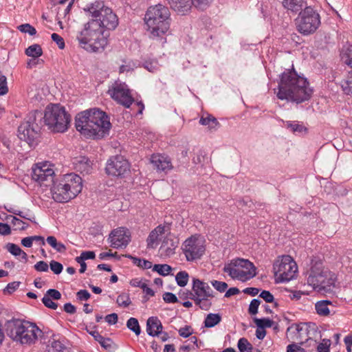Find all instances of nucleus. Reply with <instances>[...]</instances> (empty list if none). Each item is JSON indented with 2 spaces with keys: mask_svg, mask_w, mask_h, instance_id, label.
Listing matches in <instances>:
<instances>
[{
  "mask_svg": "<svg viewBox=\"0 0 352 352\" xmlns=\"http://www.w3.org/2000/svg\"><path fill=\"white\" fill-rule=\"evenodd\" d=\"M75 126L84 137L100 139L109 134L111 124L105 112L94 108L78 113Z\"/></svg>",
  "mask_w": 352,
  "mask_h": 352,
  "instance_id": "1",
  "label": "nucleus"
},
{
  "mask_svg": "<svg viewBox=\"0 0 352 352\" xmlns=\"http://www.w3.org/2000/svg\"><path fill=\"white\" fill-rule=\"evenodd\" d=\"M312 93L307 79L298 75L294 70H287L281 74L276 93L280 100L301 103L308 100Z\"/></svg>",
  "mask_w": 352,
  "mask_h": 352,
  "instance_id": "2",
  "label": "nucleus"
},
{
  "mask_svg": "<svg viewBox=\"0 0 352 352\" xmlns=\"http://www.w3.org/2000/svg\"><path fill=\"white\" fill-rule=\"evenodd\" d=\"M144 21L150 38L164 46L166 43L164 35L170 28V13L168 8L160 3L149 7Z\"/></svg>",
  "mask_w": 352,
  "mask_h": 352,
  "instance_id": "3",
  "label": "nucleus"
},
{
  "mask_svg": "<svg viewBox=\"0 0 352 352\" xmlns=\"http://www.w3.org/2000/svg\"><path fill=\"white\" fill-rule=\"evenodd\" d=\"M108 34H105L96 20L90 19L82 30L77 32L76 40L80 47L88 52H100L108 44Z\"/></svg>",
  "mask_w": 352,
  "mask_h": 352,
  "instance_id": "4",
  "label": "nucleus"
},
{
  "mask_svg": "<svg viewBox=\"0 0 352 352\" xmlns=\"http://www.w3.org/2000/svg\"><path fill=\"white\" fill-rule=\"evenodd\" d=\"M336 274L324 267L320 261H312L307 278V284L314 290L322 293H331L336 287Z\"/></svg>",
  "mask_w": 352,
  "mask_h": 352,
  "instance_id": "5",
  "label": "nucleus"
},
{
  "mask_svg": "<svg viewBox=\"0 0 352 352\" xmlns=\"http://www.w3.org/2000/svg\"><path fill=\"white\" fill-rule=\"evenodd\" d=\"M82 188V178L75 173H70L65 175L58 182H54L51 192L55 201L66 203L75 198Z\"/></svg>",
  "mask_w": 352,
  "mask_h": 352,
  "instance_id": "6",
  "label": "nucleus"
},
{
  "mask_svg": "<svg viewBox=\"0 0 352 352\" xmlns=\"http://www.w3.org/2000/svg\"><path fill=\"white\" fill-rule=\"evenodd\" d=\"M8 336L21 344H32L42 334L36 324L20 319H12L6 324Z\"/></svg>",
  "mask_w": 352,
  "mask_h": 352,
  "instance_id": "7",
  "label": "nucleus"
},
{
  "mask_svg": "<svg viewBox=\"0 0 352 352\" xmlns=\"http://www.w3.org/2000/svg\"><path fill=\"white\" fill-rule=\"evenodd\" d=\"M83 10L88 16L96 20L105 34H108L106 30H114L118 25L117 15L110 8L105 6L102 1L87 4Z\"/></svg>",
  "mask_w": 352,
  "mask_h": 352,
  "instance_id": "8",
  "label": "nucleus"
},
{
  "mask_svg": "<svg viewBox=\"0 0 352 352\" xmlns=\"http://www.w3.org/2000/svg\"><path fill=\"white\" fill-rule=\"evenodd\" d=\"M44 122L53 131H65L70 122V116L65 108L58 104H50L45 110Z\"/></svg>",
  "mask_w": 352,
  "mask_h": 352,
  "instance_id": "9",
  "label": "nucleus"
},
{
  "mask_svg": "<svg viewBox=\"0 0 352 352\" xmlns=\"http://www.w3.org/2000/svg\"><path fill=\"white\" fill-rule=\"evenodd\" d=\"M223 272L232 278L243 282L250 280L256 275L254 264L243 258L232 259L224 265Z\"/></svg>",
  "mask_w": 352,
  "mask_h": 352,
  "instance_id": "10",
  "label": "nucleus"
},
{
  "mask_svg": "<svg viewBox=\"0 0 352 352\" xmlns=\"http://www.w3.org/2000/svg\"><path fill=\"white\" fill-rule=\"evenodd\" d=\"M273 271L276 283H285L292 280L296 274L298 267L292 256H279L273 265Z\"/></svg>",
  "mask_w": 352,
  "mask_h": 352,
  "instance_id": "11",
  "label": "nucleus"
},
{
  "mask_svg": "<svg viewBox=\"0 0 352 352\" xmlns=\"http://www.w3.org/2000/svg\"><path fill=\"white\" fill-rule=\"evenodd\" d=\"M298 31L303 35L313 34L320 25L319 14L311 7H306L296 19Z\"/></svg>",
  "mask_w": 352,
  "mask_h": 352,
  "instance_id": "12",
  "label": "nucleus"
},
{
  "mask_svg": "<svg viewBox=\"0 0 352 352\" xmlns=\"http://www.w3.org/2000/svg\"><path fill=\"white\" fill-rule=\"evenodd\" d=\"M41 116L38 112L30 113L28 119L22 122L18 128V137L26 142L30 146H33L38 138L39 126L35 122L36 116Z\"/></svg>",
  "mask_w": 352,
  "mask_h": 352,
  "instance_id": "13",
  "label": "nucleus"
},
{
  "mask_svg": "<svg viewBox=\"0 0 352 352\" xmlns=\"http://www.w3.org/2000/svg\"><path fill=\"white\" fill-rule=\"evenodd\" d=\"M182 250L188 261H196L205 252V241L200 236H192L184 241Z\"/></svg>",
  "mask_w": 352,
  "mask_h": 352,
  "instance_id": "14",
  "label": "nucleus"
},
{
  "mask_svg": "<svg viewBox=\"0 0 352 352\" xmlns=\"http://www.w3.org/2000/svg\"><path fill=\"white\" fill-rule=\"evenodd\" d=\"M54 165L48 161L35 164L32 168V177L41 185L47 186L54 182Z\"/></svg>",
  "mask_w": 352,
  "mask_h": 352,
  "instance_id": "15",
  "label": "nucleus"
},
{
  "mask_svg": "<svg viewBox=\"0 0 352 352\" xmlns=\"http://www.w3.org/2000/svg\"><path fill=\"white\" fill-rule=\"evenodd\" d=\"M107 93L112 99L126 108H129L134 102L131 90L125 82L115 81L109 87Z\"/></svg>",
  "mask_w": 352,
  "mask_h": 352,
  "instance_id": "16",
  "label": "nucleus"
},
{
  "mask_svg": "<svg viewBox=\"0 0 352 352\" xmlns=\"http://www.w3.org/2000/svg\"><path fill=\"white\" fill-rule=\"evenodd\" d=\"M105 170L109 175L124 177L130 172V164L123 156L116 155L109 159Z\"/></svg>",
  "mask_w": 352,
  "mask_h": 352,
  "instance_id": "17",
  "label": "nucleus"
},
{
  "mask_svg": "<svg viewBox=\"0 0 352 352\" xmlns=\"http://www.w3.org/2000/svg\"><path fill=\"white\" fill-rule=\"evenodd\" d=\"M190 296V299L199 301L214 297L213 291L208 284L196 278H192V292Z\"/></svg>",
  "mask_w": 352,
  "mask_h": 352,
  "instance_id": "18",
  "label": "nucleus"
},
{
  "mask_svg": "<svg viewBox=\"0 0 352 352\" xmlns=\"http://www.w3.org/2000/svg\"><path fill=\"white\" fill-rule=\"evenodd\" d=\"M109 243L113 248L126 247L131 241V235L127 229L119 228L111 232L109 235Z\"/></svg>",
  "mask_w": 352,
  "mask_h": 352,
  "instance_id": "19",
  "label": "nucleus"
},
{
  "mask_svg": "<svg viewBox=\"0 0 352 352\" xmlns=\"http://www.w3.org/2000/svg\"><path fill=\"white\" fill-rule=\"evenodd\" d=\"M169 233L170 229L168 226L159 225L150 232L146 241L147 248L152 249L155 248L163 236L168 234Z\"/></svg>",
  "mask_w": 352,
  "mask_h": 352,
  "instance_id": "20",
  "label": "nucleus"
},
{
  "mask_svg": "<svg viewBox=\"0 0 352 352\" xmlns=\"http://www.w3.org/2000/svg\"><path fill=\"white\" fill-rule=\"evenodd\" d=\"M151 163L157 171L159 172H166L173 168L170 158L164 155L153 154L151 157Z\"/></svg>",
  "mask_w": 352,
  "mask_h": 352,
  "instance_id": "21",
  "label": "nucleus"
},
{
  "mask_svg": "<svg viewBox=\"0 0 352 352\" xmlns=\"http://www.w3.org/2000/svg\"><path fill=\"white\" fill-rule=\"evenodd\" d=\"M178 244V240L171 236L169 233L164 238L160 251L162 255L170 256L175 253V250L177 247Z\"/></svg>",
  "mask_w": 352,
  "mask_h": 352,
  "instance_id": "22",
  "label": "nucleus"
},
{
  "mask_svg": "<svg viewBox=\"0 0 352 352\" xmlns=\"http://www.w3.org/2000/svg\"><path fill=\"white\" fill-rule=\"evenodd\" d=\"M170 7L177 13L181 15L186 14L190 11L192 5L191 0H166Z\"/></svg>",
  "mask_w": 352,
  "mask_h": 352,
  "instance_id": "23",
  "label": "nucleus"
},
{
  "mask_svg": "<svg viewBox=\"0 0 352 352\" xmlns=\"http://www.w3.org/2000/svg\"><path fill=\"white\" fill-rule=\"evenodd\" d=\"M162 330V324L157 317H150L146 322V332L149 336H159Z\"/></svg>",
  "mask_w": 352,
  "mask_h": 352,
  "instance_id": "24",
  "label": "nucleus"
},
{
  "mask_svg": "<svg viewBox=\"0 0 352 352\" xmlns=\"http://www.w3.org/2000/svg\"><path fill=\"white\" fill-rule=\"evenodd\" d=\"M75 169L82 174H89L92 169L91 161L85 156H80L74 162Z\"/></svg>",
  "mask_w": 352,
  "mask_h": 352,
  "instance_id": "25",
  "label": "nucleus"
},
{
  "mask_svg": "<svg viewBox=\"0 0 352 352\" xmlns=\"http://www.w3.org/2000/svg\"><path fill=\"white\" fill-rule=\"evenodd\" d=\"M6 249L13 256H20V259L21 261L24 263L27 262L28 255L23 250H21V248L19 245L14 243H8L6 245Z\"/></svg>",
  "mask_w": 352,
  "mask_h": 352,
  "instance_id": "26",
  "label": "nucleus"
},
{
  "mask_svg": "<svg viewBox=\"0 0 352 352\" xmlns=\"http://www.w3.org/2000/svg\"><path fill=\"white\" fill-rule=\"evenodd\" d=\"M49 346L56 352H69V349L65 345L64 340L54 336L49 340Z\"/></svg>",
  "mask_w": 352,
  "mask_h": 352,
  "instance_id": "27",
  "label": "nucleus"
},
{
  "mask_svg": "<svg viewBox=\"0 0 352 352\" xmlns=\"http://www.w3.org/2000/svg\"><path fill=\"white\" fill-rule=\"evenodd\" d=\"M329 306H332L329 300H324L317 302L315 305L316 313L321 316H328L330 314Z\"/></svg>",
  "mask_w": 352,
  "mask_h": 352,
  "instance_id": "28",
  "label": "nucleus"
},
{
  "mask_svg": "<svg viewBox=\"0 0 352 352\" xmlns=\"http://www.w3.org/2000/svg\"><path fill=\"white\" fill-rule=\"evenodd\" d=\"M304 3V0H284L283 1V7L293 12H297L301 10Z\"/></svg>",
  "mask_w": 352,
  "mask_h": 352,
  "instance_id": "29",
  "label": "nucleus"
},
{
  "mask_svg": "<svg viewBox=\"0 0 352 352\" xmlns=\"http://www.w3.org/2000/svg\"><path fill=\"white\" fill-rule=\"evenodd\" d=\"M221 320V316L219 314H209L205 318L204 325L207 328H212L218 324Z\"/></svg>",
  "mask_w": 352,
  "mask_h": 352,
  "instance_id": "30",
  "label": "nucleus"
},
{
  "mask_svg": "<svg viewBox=\"0 0 352 352\" xmlns=\"http://www.w3.org/2000/svg\"><path fill=\"white\" fill-rule=\"evenodd\" d=\"M287 331H292L296 340H299L300 342H302L303 335L307 333V329L304 324H296L295 327H289Z\"/></svg>",
  "mask_w": 352,
  "mask_h": 352,
  "instance_id": "31",
  "label": "nucleus"
},
{
  "mask_svg": "<svg viewBox=\"0 0 352 352\" xmlns=\"http://www.w3.org/2000/svg\"><path fill=\"white\" fill-rule=\"evenodd\" d=\"M125 256L130 258L134 265L142 269L147 270L153 267L152 263L148 260L137 258L130 254L125 255Z\"/></svg>",
  "mask_w": 352,
  "mask_h": 352,
  "instance_id": "32",
  "label": "nucleus"
},
{
  "mask_svg": "<svg viewBox=\"0 0 352 352\" xmlns=\"http://www.w3.org/2000/svg\"><path fill=\"white\" fill-rule=\"evenodd\" d=\"M46 241L52 248H53L58 252H64L67 249L66 246L63 243L58 242L57 239L54 236H47L46 239Z\"/></svg>",
  "mask_w": 352,
  "mask_h": 352,
  "instance_id": "33",
  "label": "nucleus"
},
{
  "mask_svg": "<svg viewBox=\"0 0 352 352\" xmlns=\"http://www.w3.org/2000/svg\"><path fill=\"white\" fill-rule=\"evenodd\" d=\"M25 54L32 58H38L43 54V50L40 45L33 44L25 50Z\"/></svg>",
  "mask_w": 352,
  "mask_h": 352,
  "instance_id": "34",
  "label": "nucleus"
},
{
  "mask_svg": "<svg viewBox=\"0 0 352 352\" xmlns=\"http://www.w3.org/2000/svg\"><path fill=\"white\" fill-rule=\"evenodd\" d=\"M341 87L344 94L352 95V72L349 73L346 78L341 82Z\"/></svg>",
  "mask_w": 352,
  "mask_h": 352,
  "instance_id": "35",
  "label": "nucleus"
},
{
  "mask_svg": "<svg viewBox=\"0 0 352 352\" xmlns=\"http://www.w3.org/2000/svg\"><path fill=\"white\" fill-rule=\"evenodd\" d=\"M172 267L168 264H155L153 267V270L162 276H167L172 271Z\"/></svg>",
  "mask_w": 352,
  "mask_h": 352,
  "instance_id": "36",
  "label": "nucleus"
},
{
  "mask_svg": "<svg viewBox=\"0 0 352 352\" xmlns=\"http://www.w3.org/2000/svg\"><path fill=\"white\" fill-rule=\"evenodd\" d=\"M199 123L202 125L208 126L210 129H214L219 124L217 119L211 115L201 117Z\"/></svg>",
  "mask_w": 352,
  "mask_h": 352,
  "instance_id": "37",
  "label": "nucleus"
},
{
  "mask_svg": "<svg viewBox=\"0 0 352 352\" xmlns=\"http://www.w3.org/2000/svg\"><path fill=\"white\" fill-rule=\"evenodd\" d=\"M7 220L10 221L11 223L15 227V229H19L21 230H25L28 228V224L25 222L23 221L20 219L16 218L14 216L10 215L7 217Z\"/></svg>",
  "mask_w": 352,
  "mask_h": 352,
  "instance_id": "38",
  "label": "nucleus"
},
{
  "mask_svg": "<svg viewBox=\"0 0 352 352\" xmlns=\"http://www.w3.org/2000/svg\"><path fill=\"white\" fill-rule=\"evenodd\" d=\"M92 336L94 337L95 340L98 341L100 345L106 349H109L111 346V340L109 338H105L100 335L98 332H94Z\"/></svg>",
  "mask_w": 352,
  "mask_h": 352,
  "instance_id": "39",
  "label": "nucleus"
},
{
  "mask_svg": "<svg viewBox=\"0 0 352 352\" xmlns=\"http://www.w3.org/2000/svg\"><path fill=\"white\" fill-rule=\"evenodd\" d=\"M126 327L133 332L135 333L136 336L140 334L141 329L139 325L138 320L135 318H130L126 322Z\"/></svg>",
  "mask_w": 352,
  "mask_h": 352,
  "instance_id": "40",
  "label": "nucleus"
},
{
  "mask_svg": "<svg viewBox=\"0 0 352 352\" xmlns=\"http://www.w3.org/2000/svg\"><path fill=\"white\" fill-rule=\"evenodd\" d=\"M237 346L241 352H252V344L245 338L239 340Z\"/></svg>",
  "mask_w": 352,
  "mask_h": 352,
  "instance_id": "41",
  "label": "nucleus"
},
{
  "mask_svg": "<svg viewBox=\"0 0 352 352\" xmlns=\"http://www.w3.org/2000/svg\"><path fill=\"white\" fill-rule=\"evenodd\" d=\"M188 274L185 271H180L179 272L176 276L175 280L177 282V284L180 287H184L187 285L188 282Z\"/></svg>",
  "mask_w": 352,
  "mask_h": 352,
  "instance_id": "42",
  "label": "nucleus"
},
{
  "mask_svg": "<svg viewBox=\"0 0 352 352\" xmlns=\"http://www.w3.org/2000/svg\"><path fill=\"white\" fill-rule=\"evenodd\" d=\"M285 124L287 128L289 129L294 133H301L305 130L303 125L300 124L297 121H287Z\"/></svg>",
  "mask_w": 352,
  "mask_h": 352,
  "instance_id": "43",
  "label": "nucleus"
},
{
  "mask_svg": "<svg viewBox=\"0 0 352 352\" xmlns=\"http://www.w3.org/2000/svg\"><path fill=\"white\" fill-rule=\"evenodd\" d=\"M254 322L258 328L264 329L265 328L271 327L274 323L273 320L269 318H257L254 319Z\"/></svg>",
  "mask_w": 352,
  "mask_h": 352,
  "instance_id": "44",
  "label": "nucleus"
},
{
  "mask_svg": "<svg viewBox=\"0 0 352 352\" xmlns=\"http://www.w3.org/2000/svg\"><path fill=\"white\" fill-rule=\"evenodd\" d=\"M116 302L119 306L124 307H128L131 302L129 296L127 294H120L118 296Z\"/></svg>",
  "mask_w": 352,
  "mask_h": 352,
  "instance_id": "45",
  "label": "nucleus"
},
{
  "mask_svg": "<svg viewBox=\"0 0 352 352\" xmlns=\"http://www.w3.org/2000/svg\"><path fill=\"white\" fill-rule=\"evenodd\" d=\"M18 29L23 33H28L31 36L35 35L36 33V29L29 23L22 24L18 26Z\"/></svg>",
  "mask_w": 352,
  "mask_h": 352,
  "instance_id": "46",
  "label": "nucleus"
},
{
  "mask_svg": "<svg viewBox=\"0 0 352 352\" xmlns=\"http://www.w3.org/2000/svg\"><path fill=\"white\" fill-rule=\"evenodd\" d=\"M194 6L200 10L206 9L212 0H191Z\"/></svg>",
  "mask_w": 352,
  "mask_h": 352,
  "instance_id": "47",
  "label": "nucleus"
},
{
  "mask_svg": "<svg viewBox=\"0 0 352 352\" xmlns=\"http://www.w3.org/2000/svg\"><path fill=\"white\" fill-rule=\"evenodd\" d=\"M8 91L7 78L5 76L0 74V96L6 94Z\"/></svg>",
  "mask_w": 352,
  "mask_h": 352,
  "instance_id": "48",
  "label": "nucleus"
},
{
  "mask_svg": "<svg viewBox=\"0 0 352 352\" xmlns=\"http://www.w3.org/2000/svg\"><path fill=\"white\" fill-rule=\"evenodd\" d=\"M50 269L55 274H59L62 272L63 267V265L56 261H52L50 263Z\"/></svg>",
  "mask_w": 352,
  "mask_h": 352,
  "instance_id": "49",
  "label": "nucleus"
},
{
  "mask_svg": "<svg viewBox=\"0 0 352 352\" xmlns=\"http://www.w3.org/2000/svg\"><path fill=\"white\" fill-rule=\"evenodd\" d=\"M261 304V301L258 299H253L249 305V313L254 315L258 312V308Z\"/></svg>",
  "mask_w": 352,
  "mask_h": 352,
  "instance_id": "50",
  "label": "nucleus"
},
{
  "mask_svg": "<svg viewBox=\"0 0 352 352\" xmlns=\"http://www.w3.org/2000/svg\"><path fill=\"white\" fill-rule=\"evenodd\" d=\"M211 284L217 291L220 292H225L228 288V284L225 282L212 280L211 281Z\"/></svg>",
  "mask_w": 352,
  "mask_h": 352,
  "instance_id": "51",
  "label": "nucleus"
},
{
  "mask_svg": "<svg viewBox=\"0 0 352 352\" xmlns=\"http://www.w3.org/2000/svg\"><path fill=\"white\" fill-rule=\"evenodd\" d=\"M44 296H48L50 299L54 300H59L61 298L60 292L54 289H48Z\"/></svg>",
  "mask_w": 352,
  "mask_h": 352,
  "instance_id": "52",
  "label": "nucleus"
},
{
  "mask_svg": "<svg viewBox=\"0 0 352 352\" xmlns=\"http://www.w3.org/2000/svg\"><path fill=\"white\" fill-rule=\"evenodd\" d=\"M330 340H323L321 343L318 345V352H329Z\"/></svg>",
  "mask_w": 352,
  "mask_h": 352,
  "instance_id": "53",
  "label": "nucleus"
},
{
  "mask_svg": "<svg viewBox=\"0 0 352 352\" xmlns=\"http://www.w3.org/2000/svg\"><path fill=\"white\" fill-rule=\"evenodd\" d=\"M53 41H54L61 50L64 49L65 45L63 38L56 33H53L51 36Z\"/></svg>",
  "mask_w": 352,
  "mask_h": 352,
  "instance_id": "54",
  "label": "nucleus"
},
{
  "mask_svg": "<svg viewBox=\"0 0 352 352\" xmlns=\"http://www.w3.org/2000/svg\"><path fill=\"white\" fill-rule=\"evenodd\" d=\"M194 301L197 305H198L201 309H204V310H208L212 305V302L210 301L209 298H207L206 300L201 299L200 301H199V300H194Z\"/></svg>",
  "mask_w": 352,
  "mask_h": 352,
  "instance_id": "55",
  "label": "nucleus"
},
{
  "mask_svg": "<svg viewBox=\"0 0 352 352\" xmlns=\"http://www.w3.org/2000/svg\"><path fill=\"white\" fill-rule=\"evenodd\" d=\"M42 302L45 307L52 309L55 310L58 307V305L53 302L52 299H50L48 296H44L42 298Z\"/></svg>",
  "mask_w": 352,
  "mask_h": 352,
  "instance_id": "56",
  "label": "nucleus"
},
{
  "mask_svg": "<svg viewBox=\"0 0 352 352\" xmlns=\"http://www.w3.org/2000/svg\"><path fill=\"white\" fill-rule=\"evenodd\" d=\"M178 332L180 336L186 338H188L192 333V330L191 327L185 326L184 327L180 328Z\"/></svg>",
  "mask_w": 352,
  "mask_h": 352,
  "instance_id": "57",
  "label": "nucleus"
},
{
  "mask_svg": "<svg viewBox=\"0 0 352 352\" xmlns=\"http://www.w3.org/2000/svg\"><path fill=\"white\" fill-rule=\"evenodd\" d=\"M163 300L166 302L175 303L177 302V296L170 292H166L163 294Z\"/></svg>",
  "mask_w": 352,
  "mask_h": 352,
  "instance_id": "58",
  "label": "nucleus"
},
{
  "mask_svg": "<svg viewBox=\"0 0 352 352\" xmlns=\"http://www.w3.org/2000/svg\"><path fill=\"white\" fill-rule=\"evenodd\" d=\"M34 267L38 272H47L49 269L47 263L43 261L37 262Z\"/></svg>",
  "mask_w": 352,
  "mask_h": 352,
  "instance_id": "59",
  "label": "nucleus"
},
{
  "mask_svg": "<svg viewBox=\"0 0 352 352\" xmlns=\"http://www.w3.org/2000/svg\"><path fill=\"white\" fill-rule=\"evenodd\" d=\"M267 302H273L274 298V296L267 290H263L259 295Z\"/></svg>",
  "mask_w": 352,
  "mask_h": 352,
  "instance_id": "60",
  "label": "nucleus"
},
{
  "mask_svg": "<svg viewBox=\"0 0 352 352\" xmlns=\"http://www.w3.org/2000/svg\"><path fill=\"white\" fill-rule=\"evenodd\" d=\"M76 296L80 300H87L91 296L90 294L85 289L78 291Z\"/></svg>",
  "mask_w": 352,
  "mask_h": 352,
  "instance_id": "61",
  "label": "nucleus"
},
{
  "mask_svg": "<svg viewBox=\"0 0 352 352\" xmlns=\"http://www.w3.org/2000/svg\"><path fill=\"white\" fill-rule=\"evenodd\" d=\"M20 284L21 283L18 281L10 283L8 284L6 288V291L8 293L11 294L14 292L19 287Z\"/></svg>",
  "mask_w": 352,
  "mask_h": 352,
  "instance_id": "62",
  "label": "nucleus"
},
{
  "mask_svg": "<svg viewBox=\"0 0 352 352\" xmlns=\"http://www.w3.org/2000/svg\"><path fill=\"white\" fill-rule=\"evenodd\" d=\"M305 352V349L296 344H291L287 346V352Z\"/></svg>",
  "mask_w": 352,
  "mask_h": 352,
  "instance_id": "63",
  "label": "nucleus"
},
{
  "mask_svg": "<svg viewBox=\"0 0 352 352\" xmlns=\"http://www.w3.org/2000/svg\"><path fill=\"white\" fill-rule=\"evenodd\" d=\"M105 320L109 324H115L118 322V315L115 313L109 314L105 317Z\"/></svg>",
  "mask_w": 352,
  "mask_h": 352,
  "instance_id": "64",
  "label": "nucleus"
}]
</instances>
